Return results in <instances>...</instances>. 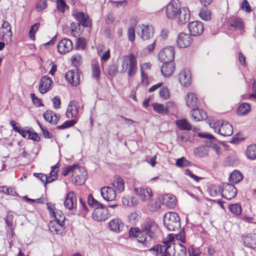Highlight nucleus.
<instances>
[{"mask_svg":"<svg viewBox=\"0 0 256 256\" xmlns=\"http://www.w3.org/2000/svg\"><path fill=\"white\" fill-rule=\"evenodd\" d=\"M174 236L170 234L162 244H157L149 250L156 256H186V248L180 244L173 242Z\"/></svg>","mask_w":256,"mask_h":256,"instance_id":"1","label":"nucleus"},{"mask_svg":"<svg viewBox=\"0 0 256 256\" xmlns=\"http://www.w3.org/2000/svg\"><path fill=\"white\" fill-rule=\"evenodd\" d=\"M158 230V224L153 221H148L142 224L140 228H130L128 234L130 237L136 238L137 240L146 248L150 247L152 239L156 236Z\"/></svg>","mask_w":256,"mask_h":256,"instance_id":"2","label":"nucleus"},{"mask_svg":"<svg viewBox=\"0 0 256 256\" xmlns=\"http://www.w3.org/2000/svg\"><path fill=\"white\" fill-rule=\"evenodd\" d=\"M122 72H125L128 70L129 76L135 75L137 70V60L136 57L133 54L122 56Z\"/></svg>","mask_w":256,"mask_h":256,"instance_id":"3","label":"nucleus"},{"mask_svg":"<svg viewBox=\"0 0 256 256\" xmlns=\"http://www.w3.org/2000/svg\"><path fill=\"white\" fill-rule=\"evenodd\" d=\"M209 125L214 132L222 136H229L233 133V128L228 122L219 120L210 122Z\"/></svg>","mask_w":256,"mask_h":256,"instance_id":"4","label":"nucleus"},{"mask_svg":"<svg viewBox=\"0 0 256 256\" xmlns=\"http://www.w3.org/2000/svg\"><path fill=\"white\" fill-rule=\"evenodd\" d=\"M163 221L164 226L170 231L178 230L180 227V217L176 212L166 213L164 216Z\"/></svg>","mask_w":256,"mask_h":256,"instance_id":"5","label":"nucleus"},{"mask_svg":"<svg viewBox=\"0 0 256 256\" xmlns=\"http://www.w3.org/2000/svg\"><path fill=\"white\" fill-rule=\"evenodd\" d=\"M87 172L85 168L76 166L74 168L72 176L74 183L76 185L83 184L87 178Z\"/></svg>","mask_w":256,"mask_h":256,"instance_id":"6","label":"nucleus"},{"mask_svg":"<svg viewBox=\"0 0 256 256\" xmlns=\"http://www.w3.org/2000/svg\"><path fill=\"white\" fill-rule=\"evenodd\" d=\"M174 48L172 46H168L160 52L158 59L163 63L174 62Z\"/></svg>","mask_w":256,"mask_h":256,"instance_id":"7","label":"nucleus"},{"mask_svg":"<svg viewBox=\"0 0 256 256\" xmlns=\"http://www.w3.org/2000/svg\"><path fill=\"white\" fill-rule=\"evenodd\" d=\"M80 107V104L76 100H72L70 102L66 109V115L68 118H74L76 120L78 118V110Z\"/></svg>","mask_w":256,"mask_h":256,"instance_id":"8","label":"nucleus"},{"mask_svg":"<svg viewBox=\"0 0 256 256\" xmlns=\"http://www.w3.org/2000/svg\"><path fill=\"white\" fill-rule=\"evenodd\" d=\"M109 216L108 209L103 204L95 208L92 214L93 219L98 222L104 221Z\"/></svg>","mask_w":256,"mask_h":256,"instance_id":"9","label":"nucleus"},{"mask_svg":"<svg viewBox=\"0 0 256 256\" xmlns=\"http://www.w3.org/2000/svg\"><path fill=\"white\" fill-rule=\"evenodd\" d=\"M220 187L222 189V196L226 200H230L236 196L237 190L233 185L224 183Z\"/></svg>","mask_w":256,"mask_h":256,"instance_id":"10","label":"nucleus"},{"mask_svg":"<svg viewBox=\"0 0 256 256\" xmlns=\"http://www.w3.org/2000/svg\"><path fill=\"white\" fill-rule=\"evenodd\" d=\"M64 207L68 210H72L73 214L76 212V198L74 192H70L66 196L64 203Z\"/></svg>","mask_w":256,"mask_h":256,"instance_id":"11","label":"nucleus"},{"mask_svg":"<svg viewBox=\"0 0 256 256\" xmlns=\"http://www.w3.org/2000/svg\"><path fill=\"white\" fill-rule=\"evenodd\" d=\"M182 9L174 2H170L166 6V15L168 19L174 20Z\"/></svg>","mask_w":256,"mask_h":256,"instance_id":"12","label":"nucleus"},{"mask_svg":"<svg viewBox=\"0 0 256 256\" xmlns=\"http://www.w3.org/2000/svg\"><path fill=\"white\" fill-rule=\"evenodd\" d=\"M154 30L152 26L142 24L137 26V34L144 40H147L153 36Z\"/></svg>","mask_w":256,"mask_h":256,"instance_id":"13","label":"nucleus"},{"mask_svg":"<svg viewBox=\"0 0 256 256\" xmlns=\"http://www.w3.org/2000/svg\"><path fill=\"white\" fill-rule=\"evenodd\" d=\"M190 18V12L187 8L182 7L174 20L178 24H184L188 22Z\"/></svg>","mask_w":256,"mask_h":256,"instance_id":"14","label":"nucleus"},{"mask_svg":"<svg viewBox=\"0 0 256 256\" xmlns=\"http://www.w3.org/2000/svg\"><path fill=\"white\" fill-rule=\"evenodd\" d=\"M178 80L181 85L188 87L192 83L190 71L188 69L182 70L178 74Z\"/></svg>","mask_w":256,"mask_h":256,"instance_id":"15","label":"nucleus"},{"mask_svg":"<svg viewBox=\"0 0 256 256\" xmlns=\"http://www.w3.org/2000/svg\"><path fill=\"white\" fill-rule=\"evenodd\" d=\"M134 192L143 202L148 200L152 196V191L148 188H134Z\"/></svg>","mask_w":256,"mask_h":256,"instance_id":"16","label":"nucleus"},{"mask_svg":"<svg viewBox=\"0 0 256 256\" xmlns=\"http://www.w3.org/2000/svg\"><path fill=\"white\" fill-rule=\"evenodd\" d=\"M73 16L78 22V25H82L85 27L90 26L91 25L90 20L88 16L84 12H78L74 11L72 12Z\"/></svg>","mask_w":256,"mask_h":256,"instance_id":"17","label":"nucleus"},{"mask_svg":"<svg viewBox=\"0 0 256 256\" xmlns=\"http://www.w3.org/2000/svg\"><path fill=\"white\" fill-rule=\"evenodd\" d=\"M73 48L71 40L65 38L62 40L58 44V52L61 54H64L70 52Z\"/></svg>","mask_w":256,"mask_h":256,"instance_id":"18","label":"nucleus"},{"mask_svg":"<svg viewBox=\"0 0 256 256\" xmlns=\"http://www.w3.org/2000/svg\"><path fill=\"white\" fill-rule=\"evenodd\" d=\"M203 24L199 21H194L188 24V29L192 36H197L202 34L204 31Z\"/></svg>","mask_w":256,"mask_h":256,"instance_id":"19","label":"nucleus"},{"mask_svg":"<svg viewBox=\"0 0 256 256\" xmlns=\"http://www.w3.org/2000/svg\"><path fill=\"white\" fill-rule=\"evenodd\" d=\"M100 194L102 198L106 201H112L116 197L115 190L110 186H104L100 188Z\"/></svg>","mask_w":256,"mask_h":256,"instance_id":"20","label":"nucleus"},{"mask_svg":"<svg viewBox=\"0 0 256 256\" xmlns=\"http://www.w3.org/2000/svg\"><path fill=\"white\" fill-rule=\"evenodd\" d=\"M52 81L50 78L48 76H43L40 80L39 92L42 94H46L52 88Z\"/></svg>","mask_w":256,"mask_h":256,"instance_id":"21","label":"nucleus"},{"mask_svg":"<svg viewBox=\"0 0 256 256\" xmlns=\"http://www.w3.org/2000/svg\"><path fill=\"white\" fill-rule=\"evenodd\" d=\"M124 226L122 221L118 218L111 220L108 224V229L116 234L120 233L122 230Z\"/></svg>","mask_w":256,"mask_h":256,"instance_id":"22","label":"nucleus"},{"mask_svg":"<svg viewBox=\"0 0 256 256\" xmlns=\"http://www.w3.org/2000/svg\"><path fill=\"white\" fill-rule=\"evenodd\" d=\"M192 39L190 35L185 33H180L177 38V44L180 48H186L190 46Z\"/></svg>","mask_w":256,"mask_h":256,"instance_id":"23","label":"nucleus"},{"mask_svg":"<svg viewBox=\"0 0 256 256\" xmlns=\"http://www.w3.org/2000/svg\"><path fill=\"white\" fill-rule=\"evenodd\" d=\"M66 78L67 81L73 86H77L80 84V74L77 71H68L66 74Z\"/></svg>","mask_w":256,"mask_h":256,"instance_id":"24","label":"nucleus"},{"mask_svg":"<svg viewBox=\"0 0 256 256\" xmlns=\"http://www.w3.org/2000/svg\"><path fill=\"white\" fill-rule=\"evenodd\" d=\"M175 65L174 62L163 63L161 66V72L164 77L170 76L174 72Z\"/></svg>","mask_w":256,"mask_h":256,"instance_id":"25","label":"nucleus"},{"mask_svg":"<svg viewBox=\"0 0 256 256\" xmlns=\"http://www.w3.org/2000/svg\"><path fill=\"white\" fill-rule=\"evenodd\" d=\"M196 108H193L190 112V115L192 120L194 122H198L206 118V112L202 110Z\"/></svg>","mask_w":256,"mask_h":256,"instance_id":"26","label":"nucleus"},{"mask_svg":"<svg viewBox=\"0 0 256 256\" xmlns=\"http://www.w3.org/2000/svg\"><path fill=\"white\" fill-rule=\"evenodd\" d=\"M64 223L61 224L57 221H52L49 224V230L53 234H59L62 232Z\"/></svg>","mask_w":256,"mask_h":256,"instance_id":"27","label":"nucleus"},{"mask_svg":"<svg viewBox=\"0 0 256 256\" xmlns=\"http://www.w3.org/2000/svg\"><path fill=\"white\" fill-rule=\"evenodd\" d=\"M186 106L190 108H197L198 102L196 94L192 92L187 94L185 98Z\"/></svg>","mask_w":256,"mask_h":256,"instance_id":"28","label":"nucleus"},{"mask_svg":"<svg viewBox=\"0 0 256 256\" xmlns=\"http://www.w3.org/2000/svg\"><path fill=\"white\" fill-rule=\"evenodd\" d=\"M256 234H247L242 236L244 244L248 248H254L256 246Z\"/></svg>","mask_w":256,"mask_h":256,"instance_id":"29","label":"nucleus"},{"mask_svg":"<svg viewBox=\"0 0 256 256\" xmlns=\"http://www.w3.org/2000/svg\"><path fill=\"white\" fill-rule=\"evenodd\" d=\"M162 202L170 208H174L176 205V198L173 195L165 194L162 198Z\"/></svg>","mask_w":256,"mask_h":256,"instance_id":"30","label":"nucleus"},{"mask_svg":"<svg viewBox=\"0 0 256 256\" xmlns=\"http://www.w3.org/2000/svg\"><path fill=\"white\" fill-rule=\"evenodd\" d=\"M43 116L46 121L52 124H56L58 120L57 115L50 110H46L43 114Z\"/></svg>","mask_w":256,"mask_h":256,"instance_id":"31","label":"nucleus"},{"mask_svg":"<svg viewBox=\"0 0 256 256\" xmlns=\"http://www.w3.org/2000/svg\"><path fill=\"white\" fill-rule=\"evenodd\" d=\"M1 32L2 34V36L4 38H6L10 40L12 32L10 26L8 22H3L1 27Z\"/></svg>","mask_w":256,"mask_h":256,"instance_id":"32","label":"nucleus"},{"mask_svg":"<svg viewBox=\"0 0 256 256\" xmlns=\"http://www.w3.org/2000/svg\"><path fill=\"white\" fill-rule=\"evenodd\" d=\"M112 185L118 192H121L124 190V182L121 178H116L112 183Z\"/></svg>","mask_w":256,"mask_h":256,"instance_id":"33","label":"nucleus"},{"mask_svg":"<svg viewBox=\"0 0 256 256\" xmlns=\"http://www.w3.org/2000/svg\"><path fill=\"white\" fill-rule=\"evenodd\" d=\"M176 124L180 130H189L192 126L186 119H181L176 121Z\"/></svg>","mask_w":256,"mask_h":256,"instance_id":"34","label":"nucleus"},{"mask_svg":"<svg viewBox=\"0 0 256 256\" xmlns=\"http://www.w3.org/2000/svg\"><path fill=\"white\" fill-rule=\"evenodd\" d=\"M246 154L248 158L252 160L256 158V144H252L247 148Z\"/></svg>","mask_w":256,"mask_h":256,"instance_id":"35","label":"nucleus"},{"mask_svg":"<svg viewBox=\"0 0 256 256\" xmlns=\"http://www.w3.org/2000/svg\"><path fill=\"white\" fill-rule=\"evenodd\" d=\"M14 214L12 212H8L5 218V221L8 226V230H10L12 234H13L14 226H13Z\"/></svg>","mask_w":256,"mask_h":256,"instance_id":"36","label":"nucleus"},{"mask_svg":"<svg viewBox=\"0 0 256 256\" xmlns=\"http://www.w3.org/2000/svg\"><path fill=\"white\" fill-rule=\"evenodd\" d=\"M199 16L202 19L204 20L208 21L210 20L211 12L206 7L202 8L199 12Z\"/></svg>","mask_w":256,"mask_h":256,"instance_id":"37","label":"nucleus"},{"mask_svg":"<svg viewBox=\"0 0 256 256\" xmlns=\"http://www.w3.org/2000/svg\"><path fill=\"white\" fill-rule=\"evenodd\" d=\"M242 178V174L238 170H234L230 176V181L234 184L240 182Z\"/></svg>","mask_w":256,"mask_h":256,"instance_id":"38","label":"nucleus"},{"mask_svg":"<svg viewBox=\"0 0 256 256\" xmlns=\"http://www.w3.org/2000/svg\"><path fill=\"white\" fill-rule=\"evenodd\" d=\"M58 164L52 166V170L48 176V182L50 183L58 178Z\"/></svg>","mask_w":256,"mask_h":256,"instance_id":"39","label":"nucleus"},{"mask_svg":"<svg viewBox=\"0 0 256 256\" xmlns=\"http://www.w3.org/2000/svg\"><path fill=\"white\" fill-rule=\"evenodd\" d=\"M122 204L128 206H134L137 204V200L134 196H124L122 199Z\"/></svg>","mask_w":256,"mask_h":256,"instance_id":"40","label":"nucleus"},{"mask_svg":"<svg viewBox=\"0 0 256 256\" xmlns=\"http://www.w3.org/2000/svg\"><path fill=\"white\" fill-rule=\"evenodd\" d=\"M154 110L158 114H166L168 112V108L160 104H152Z\"/></svg>","mask_w":256,"mask_h":256,"instance_id":"41","label":"nucleus"},{"mask_svg":"<svg viewBox=\"0 0 256 256\" xmlns=\"http://www.w3.org/2000/svg\"><path fill=\"white\" fill-rule=\"evenodd\" d=\"M250 110V106L248 104L243 103L241 104L238 109V114L243 116L247 114Z\"/></svg>","mask_w":256,"mask_h":256,"instance_id":"42","label":"nucleus"},{"mask_svg":"<svg viewBox=\"0 0 256 256\" xmlns=\"http://www.w3.org/2000/svg\"><path fill=\"white\" fill-rule=\"evenodd\" d=\"M228 208L232 213L236 216H239L242 213L241 206L238 204L229 205Z\"/></svg>","mask_w":256,"mask_h":256,"instance_id":"43","label":"nucleus"},{"mask_svg":"<svg viewBox=\"0 0 256 256\" xmlns=\"http://www.w3.org/2000/svg\"><path fill=\"white\" fill-rule=\"evenodd\" d=\"M52 216H54L55 218L54 221L58 222L62 224V223H64L65 216L60 210H56Z\"/></svg>","mask_w":256,"mask_h":256,"instance_id":"44","label":"nucleus"},{"mask_svg":"<svg viewBox=\"0 0 256 256\" xmlns=\"http://www.w3.org/2000/svg\"><path fill=\"white\" fill-rule=\"evenodd\" d=\"M194 153L198 156L202 158L208 154V151L206 148L200 146L195 148Z\"/></svg>","mask_w":256,"mask_h":256,"instance_id":"45","label":"nucleus"},{"mask_svg":"<svg viewBox=\"0 0 256 256\" xmlns=\"http://www.w3.org/2000/svg\"><path fill=\"white\" fill-rule=\"evenodd\" d=\"M230 28H234L237 29H242V24L240 19L233 18L230 21Z\"/></svg>","mask_w":256,"mask_h":256,"instance_id":"46","label":"nucleus"},{"mask_svg":"<svg viewBox=\"0 0 256 256\" xmlns=\"http://www.w3.org/2000/svg\"><path fill=\"white\" fill-rule=\"evenodd\" d=\"M88 203L90 206L94 208V209L102 204L95 200L91 194H89L88 197Z\"/></svg>","mask_w":256,"mask_h":256,"instance_id":"47","label":"nucleus"},{"mask_svg":"<svg viewBox=\"0 0 256 256\" xmlns=\"http://www.w3.org/2000/svg\"><path fill=\"white\" fill-rule=\"evenodd\" d=\"M40 26L39 22L34 24L32 26L29 31V36L33 40H35V33L37 32Z\"/></svg>","mask_w":256,"mask_h":256,"instance_id":"48","label":"nucleus"},{"mask_svg":"<svg viewBox=\"0 0 256 256\" xmlns=\"http://www.w3.org/2000/svg\"><path fill=\"white\" fill-rule=\"evenodd\" d=\"M100 70L99 66L98 64H92V76L96 79H98L100 77Z\"/></svg>","mask_w":256,"mask_h":256,"instance_id":"49","label":"nucleus"},{"mask_svg":"<svg viewBox=\"0 0 256 256\" xmlns=\"http://www.w3.org/2000/svg\"><path fill=\"white\" fill-rule=\"evenodd\" d=\"M68 7L64 0H56V8L59 12H64Z\"/></svg>","mask_w":256,"mask_h":256,"instance_id":"50","label":"nucleus"},{"mask_svg":"<svg viewBox=\"0 0 256 256\" xmlns=\"http://www.w3.org/2000/svg\"><path fill=\"white\" fill-rule=\"evenodd\" d=\"M76 122V121L74 120H67V121L65 122L63 124L58 126V129H61V130L67 128L70 126H73Z\"/></svg>","mask_w":256,"mask_h":256,"instance_id":"51","label":"nucleus"},{"mask_svg":"<svg viewBox=\"0 0 256 256\" xmlns=\"http://www.w3.org/2000/svg\"><path fill=\"white\" fill-rule=\"evenodd\" d=\"M176 164L178 167H185L189 164V162L184 157H182L176 160Z\"/></svg>","mask_w":256,"mask_h":256,"instance_id":"52","label":"nucleus"},{"mask_svg":"<svg viewBox=\"0 0 256 256\" xmlns=\"http://www.w3.org/2000/svg\"><path fill=\"white\" fill-rule=\"evenodd\" d=\"M128 220L132 224H134L139 219V215L136 212L130 213L128 216Z\"/></svg>","mask_w":256,"mask_h":256,"instance_id":"53","label":"nucleus"},{"mask_svg":"<svg viewBox=\"0 0 256 256\" xmlns=\"http://www.w3.org/2000/svg\"><path fill=\"white\" fill-rule=\"evenodd\" d=\"M34 176L37 177L43 184L46 186L48 182V178L47 175L44 174L34 173Z\"/></svg>","mask_w":256,"mask_h":256,"instance_id":"54","label":"nucleus"},{"mask_svg":"<svg viewBox=\"0 0 256 256\" xmlns=\"http://www.w3.org/2000/svg\"><path fill=\"white\" fill-rule=\"evenodd\" d=\"M108 72L111 76H114L118 72V66L114 63L109 65Z\"/></svg>","mask_w":256,"mask_h":256,"instance_id":"55","label":"nucleus"},{"mask_svg":"<svg viewBox=\"0 0 256 256\" xmlns=\"http://www.w3.org/2000/svg\"><path fill=\"white\" fill-rule=\"evenodd\" d=\"M140 77H141V82L140 84L142 86L144 87H146L148 85V75L144 72V71H142L140 72Z\"/></svg>","mask_w":256,"mask_h":256,"instance_id":"56","label":"nucleus"},{"mask_svg":"<svg viewBox=\"0 0 256 256\" xmlns=\"http://www.w3.org/2000/svg\"><path fill=\"white\" fill-rule=\"evenodd\" d=\"M160 96L163 99H168L170 96V92L166 87L162 88L160 91Z\"/></svg>","mask_w":256,"mask_h":256,"instance_id":"57","label":"nucleus"},{"mask_svg":"<svg viewBox=\"0 0 256 256\" xmlns=\"http://www.w3.org/2000/svg\"><path fill=\"white\" fill-rule=\"evenodd\" d=\"M47 7L46 0H40L38 3L36 9L38 12L44 10Z\"/></svg>","mask_w":256,"mask_h":256,"instance_id":"58","label":"nucleus"},{"mask_svg":"<svg viewBox=\"0 0 256 256\" xmlns=\"http://www.w3.org/2000/svg\"><path fill=\"white\" fill-rule=\"evenodd\" d=\"M86 43V40L84 38H80L77 40L76 48L78 49L84 50L85 48Z\"/></svg>","mask_w":256,"mask_h":256,"instance_id":"59","label":"nucleus"},{"mask_svg":"<svg viewBox=\"0 0 256 256\" xmlns=\"http://www.w3.org/2000/svg\"><path fill=\"white\" fill-rule=\"evenodd\" d=\"M76 165L70 166L68 167L64 168L62 172V174L63 176H66L70 174V173L72 172V174L74 172V168L76 166Z\"/></svg>","mask_w":256,"mask_h":256,"instance_id":"60","label":"nucleus"},{"mask_svg":"<svg viewBox=\"0 0 256 256\" xmlns=\"http://www.w3.org/2000/svg\"><path fill=\"white\" fill-rule=\"evenodd\" d=\"M128 40L132 42L135 39V30L133 27H130L128 29Z\"/></svg>","mask_w":256,"mask_h":256,"instance_id":"61","label":"nucleus"},{"mask_svg":"<svg viewBox=\"0 0 256 256\" xmlns=\"http://www.w3.org/2000/svg\"><path fill=\"white\" fill-rule=\"evenodd\" d=\"M28 138L30 139L33 140L36 142H39L40 140V137L37 133L34 132L33 130H29Z\"/></svg>","mask_w":256,"mask_h":256,"instance_id":"62","label":"nucleus"},{"mask_svg":"<svg viewBox=\"0 0 256 256\" xmlns=\"http://www.w3.org/2000/svg\"><path fill=\"white\" fill-rule=\"evenodd\" d=\"M80 60H81V56L79 54L74 55L71 58L72 62L76 66H78L80 64Z\"/></svg>","mask_w":256,"mask_h":256,"instance_id":"63","label":"nucleus"},{"mask_svg":"<svg viewBox=\"0 0 256 256\" xmlns=\"http://www.w3.org/2000/svg\"><path fill=\"white\" fill-rule=\"evenodd\" d=\"M188 256H199L200 252L198 249L190 248L188 250Z\"/></svg>","mask_w":256,"mask_h":256,"instance_id":"64","label":"nucleus"}]
</instances>
